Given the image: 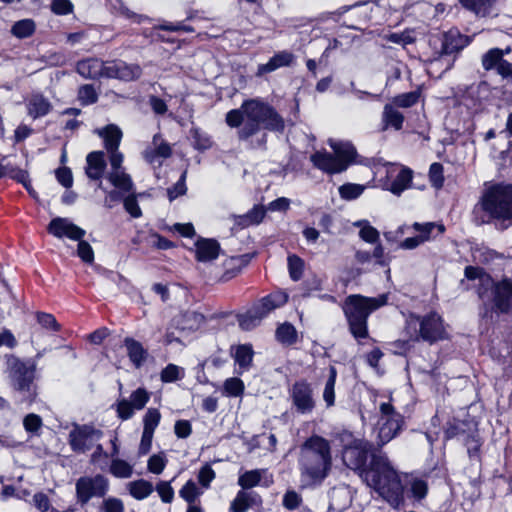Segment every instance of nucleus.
<instances>
[{
  "label": "nucleus",
  "mask_w": 512,
  "mask_h": 512,
  "mask_svg": "<svg viewBox=\"0 0 512 512\" xmlns=\"http://www.w3.org/2000/svg\"><path fill=\"white\" fill-rule=\"evenodd\" d=\"M372 445L365 440H356L346 447L342 458L344 464L353 470H360L361 478L391 506L398 508L404 501L403 485L388 458L373 455L369 468H364Z\"/></svg>",
  "instance_id": "obj_1"
},
{
  "label": "nucleus",
  "mask_w": 512,
  "mask_h": 512,
  "mask_svg": "<svg viewBox=\"0 0 512 512\" xmlns=\"http://www.w3.org/2000/svg\"><path fill=\"white\" fill-rule=\"evenodd\" d=\"M225 121L229 127L239 128L241 140L249 139L262 128L274 132H283L285 128L283 117L261 98L243 101L239 108L227 112Z\"/></svg>",
  "instance_id": "obj_2"
},
{
  "label": "nucleus",
  "mask_w": 512,
  "mask_h": 512,
  "mask_svg": "<svg viewBox=\"0 0 512 512\" xmlns=\"http://www.w3.org/2000/svg\"><path fill=\"white\" fill-rule=\"evenodd\" d=\"M473 214L478 224L494 222L496 229H508L512 225V183H484Z\"/></svg>",
  "instance_id": "obj_3"
},
{
  "label": "nucleus",
  "mask_w": 512,
  "mask_h": 512,
  "mask_svg": "<svg viewBox=\"0 0 512 512\" xmlns=\"http://www.w3.org/2000/svg\"><path fill=\"white\" fill-rule=\"evenodd\" d=\"M298 467L302 488L320 485L332 468L329 441L318 435L306 439L300 446Z\"/></svg>",
  "instance_id": "obj_4"
},
{
  "label": "nucleus",
  "mask_w": 512,
  "mask_h": 512,
  "mask_svg": "<svg viewBox=\"0 0 512 512\" xmlns=\"http://www.w3.org/2000/svg\"><path fill=\"white\" fill-rule=\"evenodd\" d=\"M389 294L384 293L377 297L350 295L346 298L343 311L349 324V329L356 339L368 336L367 320L369 315L388 303Z\"/></svg>",
  "instance_id": "obj_5"
},
{
  "label": "nucleus",
  "mask_w": 512,
  "mask_h": 512,
  "mask_svg": "<svg viewBox=\"0 0 512 512\" xmlns=\"http://www.w3.org/2000/svg\"><path fill=\"white\" fill-rule=\"evenodd\" d=\"M405 332L410 340L434 344L448 338L447 326L440 314H411L406 320Z\"/></svg>",
  "instance_id": "obj_6"
},
{
  "label": "nucleus",
  "mask_w": 512,
  "mask_h": 512,
  "mask_svg": "<svg viewBox=\"0 0 512 512\" xmlns=\"http://www.w3.org/2000/svg\"><path fill=\"white\" fill-rule=\"evenodd\" d=\"M329 145L334 154L326 151H317L310 156L313 165L328 174H337L345 171L356 157V149L350 142L330 140Z\"/></svg>",
  "instance_id": "obj_7"
},
{
  "label": "nucleus",
  "mask_w": 512,
  "mask_h": 512,
  "mask_svg": "<svg viewBox=\"0 0 512 512\" xmlns=\"http://www.w3.org/2000/svg\"><path fill=\"white\" fill-rule=\"evenodd\" d=\"M404 426V417L389 402L379 405V418L374 431L377 433V444L383 446L394 439Z\"/></svg>",
  "instance_id": "obj_8"
},
{
  "label": "nucleus",
  "mask_w": 512,
  "mask_h": 512,
  "mask_svg": "<svg viewBox=\"0 0 512 512\" xmlns=\"http://www.w3.org/2000/svg\"><path fill=\"white\" fill-rule=\"evenodd\" d=\"M429 44L435 49L431 63L436 64L443 60L446 63L445 70H448L453 64L450 56L461 50L466 45V40L457 30H450L441 36L430 37Z\"/></svg>",
  "instance_id": "obj_9"
},
{
  "label": "nucleus",
  "mask_w": 512,
  "mask_h": 512,
  "mask_svg": "<svg viewBox=\"0 0 512 512\" xmlns=\"http://www.w3.org/2000/svg\"><path fill=\"white\" fill-rule=\"evenodd\" d=\"M6 364V372L12 386L21 392L31 394L35 367L31 363L24 362L12 355L7 357Z\"/></svg>",
  "instance_id": "obj_10"
},
{
  "label": "nucleus",
  "mask_w": 512,
  "mask_h": 512,
  "mask_svg": "<svg viewBox=\"0 0 512 512\" xmlns=\"http://www.w3.org/2000/svg\"><path fill=\"white\" fill-rule=\"evenodd\" d=\"M108 489L109 481L101 474H97L95 476H83L76 482L77 499L82 505L87 504L94 497H104L108 492Z\"/></svg>",
  "instance_id": "obj_11"
},
{
  "label": "nucleus",
  "mask_w": 512,
  "mask_h": 512,
  "mask_svg": "<svg viewBox=\"0 0 512 512\" xmlns=\"http://www.w3.org/2000/svg\"><path fill=\"white\" fill-rule=\"evenodd\" d=\"M103 437V432L93 425L75 424L69 432V444L76 453H85L91 450Z\"/></svg>",
  "instance_id": "obj_12"
},
{
  "label": "nucleus",
  "mask_w": 512,
  "mask_h": 512,
  "mask_svg": "<svg viewBox=\"0 0 512 512\" xmlns=\"http://www.w3.org/2000/svg\"><path fill=\"white\" fill-rule=\"evenodd\" d=\"M292 405L300 414H310L315 408L313 389L306 381H297L290 389Z\"/></svg>",
  "instance_id": "obj_13"
},
{
  "label": "nucleus",
  "mask_w": 512,
  "mask_h": 512,
  "mask_svg": "<svg viewBox=\"0 0 512 512\" xmlns=\"http://www.w3.org/2000/svg\"><path fill=\"white\" fill-rule=\"evenodd\" d=\"M412 177L413 172L411 169L391 166L388 170L387 179L383 182V188L399 196L402 192L411 187Z\"/></svg>",
  "instance_id": "obj_14"
},
{
  "label": "nucleus",
  "mask_w": 512,
  "mask_h": 512,
  "mask_svg": "<svg viewBox=\"0 0 512 512\" xmlns=\"http://www.w3.org/2000/svg\"><path fill=\"white\" fill-rule=\"evenodd\" d=\"M150 400V393L144 388L133 391L128 399L123 398L117 402V414L122 420H128L135 410H142Z\"/></svg>",
  "instance_id": "obj_15"
},
{
  "label": "nucleus",
  "mask_w": 512,
  "mask_h": 512,
  "mask_svg": "<svg viewBox=\"0 0 512 512\" xmlns=\"http://www.w3.org/2000/svg\"><path fill=\"white\" fill-rule=\"evenodd\" d=\"M482 67L484 70H495L503 79L512 83V63L503 58L499 48H492L482 56Z\"/></svg>",
  "instance_id": "obj_16"
},
{
  "label": "nucleus",
  "mask_w": 512,
  "mask_h": 512,
  "mask_svg": "<svg viewBox=\"0 0 512 512\" xmlns=\"http://www.w3.org/2000/svg\"><path fill=\"white\" fill-rule=\"evenodd\" d=\"M48 232L56 238L67 237L70 240H81L86 231L64 217L53 218L48 225Z\"/></svg>",
  "instance_id": "obj_17"
},
{
  "label": "nucleus",
  "mask_w": 512,
  "mask_h": 512,
  "mask_svg": "<svg viewBox=\"0 0 512 512\" xmlns=\"http://www.w3.org/2000/svg\"><path fill=\"white\" fill-rule=\"evenodd\" d=\"M142 74V69L137 64H128L121 60L106 62V78H115L122 81H133Z\"/></svg>",
  "instance_id": "obj_18"
},
{
  "label": "nucleus",
  "mask_w": 512,
  "mask_h": 512,
  "mask_svg": "<svg viewBox=\"0 0 512 512\" xmlns=\"http://www.w3.org/2000/svg\"><path fill=\"white\" fill-rule=\"evenodd\" d=\"M465 277L468 280L478 281V295L482 300L490 298L491 295L494 296L497 284H495L491 276L485 273L482 268L467 266L465 268Z\"/></svg>",
  "instance_id": "obj_19"
},
{
  "label": "nucleus",
  "mask_w": 512,
  "mask_h": 512,
  "mask_svg": "<svg viewBox=\"0 0 512 512\" xmlns=\"http://www.w3.org/2000/svg\"><path fill=\"white\" fill-rule=\"evenodd\" d=\"M495 307L502 313L512 308V281L504 279L497 283L494 294Z\"/></svg>",
  "instance_id": "obj_20"
},
{
  "label": "nucleus",
  "mask_w": 512,
  "mask_h": 512,
  "mask_svg": "<svg viewBox=\"0 0 512 512\" xmlns=\"http://www.w3.org/2000/svg\"><path fill=\"white\" fill-rule=\"evenodd\" d=\"M77 72L84 78L97 79L106 77V62L89 58L77 63Z\"/></svg>",
  "instance_id": "obj_21"
},
{
  "label": "nucleus",
  "mask_w": 512,
  "mask_h": 512,
  "mask_svg": "<svg viewBox=\"0 0 512 512\" xmlns=\"http://www.w3.org/2000/svg\"><path fill=\"white\" fill-rule=\"evenodd\" d=\"M220 246L213 239H199L195 243L196 259L200 262H209L215 260L219 255Z\"/></svg>",
  "instance_id": "obj_22"
},
{
  "label": "nucleus",
  "mask_w": 512,
  "mask_h": 512,
  "mask_svg": "<svg viewBox=\"0 0 512 512\" xmlns=\"http://www.w3.org/2000/svg\"><path fill=\"white\" fill-rule=\"evenodd\" d=\"M95 133L103 139L104 146L106 150H114L118 149L121 139H122V131L115 124H109L105 127L98 128L95 130Z\"/></svg>",
  "instance_id": "obj_23"
},
{
  "label": "nucleus",
  "mask_w": 512,
  "mask_h": 512,
  "mask_svg": "<svg viewBox=\"0 0 512 512\" xmlns=\"http://www.w3.org/2000/svg\"><path fill=\"white\" fill-rule=\"evenodd\" d=\"M287 300L285 292L277 291L263 297L255 306L265 318L271 311L283 306Z\"/></svg>",
  "instance_id": "obj_24"
},
{
  "label": "nucleus",
  "mask_w": 512,
  "mask_h": 512,
  "mask_svg": "<svg viewBox=\"0 0 512 512\" xmlns=\"http://www.w3.org/2000/svg\"><path fill=\"white\" fill-rule=\"evenodd\" d=\"M254 351L251 344H241L234 348L233 358L238 365V373L248 371L253 362Z\"/></svg>",
  "instance_id": "obj_25"
},
{
  "label": "nucleus",
  "mask_w": 512,
  "mask_h": 512,
  "mask_svg": "<svg viewBox=\"0 0 512 512\" xmlns=\"http://www.w3.org/2000/svg\"><path fill=\"white\" fill-rule=\"evenodd\" d=\"M87 167L86 174L90 179L97 180L100 179L106 163L104 160V152L102 151H94L87 155L86 157Z\"/></svg>",
  "instance_id": "obj_26"
},
{
  "label": "nucleus",
  "mask_w": 512,
  "mask_h": 512,
  "mask_svg": "<svg viewBox=\"0 0 512 512\" xmlns=\"http://www.w3.org/2000/svg\"><path fill=\"white\" fill-rule=\"evenodd\" d=\"M261 503L255 492L239 491L230 505V512H246L251 506Z\"/></svg>",
  "instance_id": "obj_27"
},
{
  "label": "nucleus",
  "mask_w": 512,
  "mask_h": 512,
  "mask_svg": "<svg viewBox=\"0 0 512 512\" xmlns=\"http://www.w3.org/2000/svg\"><path fill=\"white\" fill-rule=\"evenodd\" d=\"M51 107L49 100L41 94H33L27 103L28 114L34 119L47 115Z\"/></svg>",
  "instance_id": "obj_28"
},
{
  "label": "nucleus",
  "mask_w": 512,
  "mask_h": 512,
  "mask_svg": "<svg viewBox=\"0 0 512 512\" xmlns=\"http://www.w3.org/2000/svg\"><path fill=\"white\" fill-rule=\"evenodd\" d=\"M124 344L127 350L130 361L138 368L140 367L147 357V351L143 348L142 344L133 338H126Z\"/></svg>",
  "instance_id": "obj_29"
},
{
  "label": "nucleus",
  "mask_w": 512,
  "mask_h": 512,
  "mask_svg": "<svg viewBox=\"0 0 512 512\" xmlns=\"http://www.w3.org/2000/svg\"><path fill=\"white\" fill-rule=\"evenodd\" d=\"M263 318L264 316L255 305L245 313L237 316L240 328L245 331H250L259 326Z\"/></svg>",
  "instance_id": "obj_30"
},
{
  "label": "nucleus",
  "mask_w": 512,
  "mask_h": 512,
  "mask_svg": "<svg viewBox=\"0 0 512 512\" xmlns=\"http://www.w3.org/2000/svg\"><path fill=\"white\" fill-rule=\"evenodd\" d=\"M107 177L111 184L123 193L133 191L132 179L124 170L110 171Z\"/></svg>",
  "instance_id": "obj_31"
},
{
  "label": "nucleus",
  "mask_w": 512,
  "mask_h": 512,
  "mask_svg": "<svg viewBox=\"0 0 512 512\" xmlns=\"http://www.w3.org/2000/svg\"><path fill=\"white\" fill-rule=\"evenodd\" d=\"M127 488L130 495L136 500H144L154 491L153 484L145 479L132 481L128 483Z\"/></svg>",
  "instance_id": "obj_32"
},
{
  "label": "nucleus",
  "mask_w": 512,
  "mask_h": 512,
  "mask_svg": "<svg viewBox=\"0 0 512 512\" xmlns=\"http://www.w3.org/2000/svg\"><path fill=\"white\" fill-rule=\"evenodd\" d=\"M382 121L385 124V129L392 127L395 130H400L403 126L404 116L393 105L386 104L382 113Z\"/></svg>",
  "instance_id": "obj_33"
},
{
  "label": "nucleus",
  "mask_w": 512,
  "mask_h": 512,
  "mask_svg": "<svg viewBox=\"0 0 512 512\" xmlns=\"http://www.w3.org/2000/svg\"><path fill=\"white\" fill-rule=\"evenodd\" d=\"M204 323V316L195 311H188L183 313L177 320V326L181 330H197Z\"/></svg>",
  "instance_id": "obj_34"
},
{
  "label": "nucleus",
  "mask_w": 512,
  "mask_h": 512,
  "mask_svg": "<svg viewBox=\"0 0 512 512\" xmlns=\"http://www.w3.org/2000/svg\"><path fill=\"white\" fill-rule=\"evenodd\" d=\"M474 424L470 422L453 420L447 424L445 429V438L452 439L458 438L460 441L463 437H466V434L469 432L470 427Z\"/></svg>",
  "instance_id": "obj_35"
},
{
  "label": "nucleus",
  "mask_w": 512,
  "mask_h": 512,
  "mask_svg": "<svg viewBox=\"0 0 512 512\" xmlns=\"http://www.w3.org/2000/svg\"><path fill=\"white\" fill-rule=\"evenodd\" d=\"M110 473L116 478H130L133 474V465L120 458H113L110 464Z\"/></svg>",
  "instance_id": "obj_36"
},
{
  "label": "nucleus",
  "mask_w": 512,
  "mask_h": 512,
  "mask_svg": "<svg viewBox=\"0 0 512 512\" xmlns=\"http://www.w3.org/2000/svg\"><path fill=\"white\" fill-rule=\"evenodd\" d=\"M276 339L284 345H293L297 341V331L290 323H283L276 329Z\"/></svg>",
  "instance_id": "obj_37"
},
{
  "label": "nucleus",
  "mask_w": 512,
  "mask_h": 512,
  "mask_svg": "<svg viewBox=\"0 0 512 512\" xmlns=\"http://www.w3.org/2000/svg\"><path fill=\"white\" fill-rule=\"evenodd\" d=\"M337 378L336 368L331 366L329 369V376L325 383L323 391V400L327 407H332L335 403V383Z\"/></svg>",
  "instance_id": "obj_38"
},
{
  "label": "nucleus",
  "mask_w": 512,
  "mask_h": 512,
  "mask_svg": "<svg viewBox=\"0 0 512 512\" xmlns=\"http://www.w3.org/2000/svg\"><path fill=\"white\" fill-rule=\"evenodd\" d=\"M413 228L419 232V235L427 236V241L441 235L445 231V227L442 224H436L434 222L418 223L413 224Z\"/></svg>",
  "instance_id": "obj_39"
},
{
  "label": "nucleus",
  "mask_w": 512,
  "mask_h": 512,
  "mask_svg": "<svg viewBox=\"0 0 512 512\" xmlns=\"http://www.w3.org/2000/svg\"><path fill=\"white\" fill-rule=\"evenodd\" d=\"M464 7L473 11L478 16L489 14L490 8L496 0H459Z\"/></svg>",
  "instance_id": "obj_40"
},
{
  "label": "nucleus",
  "mask_w": 512,
  "mask_h": 512,
  "mask_svg": "<svg viewBox=\"0 0 512 512\" xmlns=\"http://www.w3.org/2000/svg\"><path fill=\"white\" fill-rule=\"evenodd\" d=\"M461 442L466 445L470 457H474L478 454L481 440L475 425L470 427L469 432L466 434V437L462 438Z\"/></svg>",
  "instance_id": "obj_41"
},
{
  "label": "nucleus",
  "mask_w": 512,
  "mask_h": 512,
  "mask_svg": "<svg viewBox=\"0 0 512 512\" xmlns=\"http://www.w3.org/2000/svg\"><path fill=\"white\" fill-rule=\"evenodd\" d=\"M354 226L360 228L359 236L365 242L376 243L379 240V232L367 220H359Z\"/></svg>",
  "instance_id": "obj_42"
},
{
  "label": "nucleus",
  "mask_w": 512,
  "mask_h": 512,
  "mask_svg": "<svg viewBox=\"0 0 512 512\" xmlns=\"http://www.w3.org/2000/svg\"><path fill=\"white\" fill-rule=\"evenodd\" d=\"M365 190L364 185L346 183L339 187V195L342 199L351 201L357 199Z\"/></svg>",
  "instance_id": "obj_43"
},
{
  "label": "nucleus",
  "mask_w": 512,
  "mask_h": 512,
  "mask_svg": "<svg viewBox=\"0 0 512 512\" xmlns=\"http://www.w3.org/2000/svg\"><path fill=\"white\" fill-rule=\"evenodd\" d=\"M184 368L175 364H168L160 373L161 381L164 383H172L184 377Z\"/></svg>",
  "instance_id": "obj_44"
},
{
  "label": "nucleus",
  "mask_w": 512,
  "mask_h": 512,
  "mask_svg": "<svg viewBox=\"0 0 512 512\" xmlns=\"http://www.w3.org/2000/svg\"><path fill=\"white\" fill-rule=\"evenodd\" d=\"M161 419L160 412L155 408H149L143 417V432L154 435V431Z\"/></svg>",
  "instance_id": "obj_45"
},
{
  "label": "nucleus",
  "mask_w": 512,
  "mask_h": 512,
  "mask_svg": "<svg viewBox=\"0 0 512 512\" xmlns=\"http://www.w3.org/2000/svg\"><path fill=\"white\" fill-rule=\"evenodd\" d=\"M35 24L30 19H24L16 22L11 29V32L17 38H26L33 34Z\"/></svg>",
  "instance_id": "obj_46"
},
{
  "label": "nucleus",
  "mask_w": 512,
  "mask_h": 512,
  "mask_svg": "<svg viewBox=\"0 0 512 512\" xmlns=\"http://www.w3.org/2000/svg\"><path fill=\"white\" fill-rule=\"evenodd\" d=\"M287 262L290 278L298 281L303 275L304 261L297 255H289Z\"/></svg>",
  "instance_id": "obj_47"
},
{
  "label": "nucleus",
  "mask_w": 512,
  "mask_h": 512,
  "mask_svg": "<svg viewBox=\"0 0 512 512\" xmlns=\"http://www.w3.org/2000/svg\"><path fill=\"white\" fill-rule=\"evenodd\" d=\"M200 494V490L192 480L187 481L179 491L180 497L189 504H194L195 500Z\"/></svg>",
  "instance_id": "obj_48"
},
{
  "label": "nucleus",
  "mask_w": 512,
  "mask_h": 512,
  "mask_svg": "<svg viewBox=\"0 0 512 512\" xmlns=\"http://www.w3.org/2000/svg\"><path fill=\"white\" fill-rule=\"evenodd\" d=\"M244 383L241 379L233 377L224 382V393L227 396L238 397L243 394Z\"/></svg>",
  "instance_id": "obj_49"
},
{
  "label": "nucleus",
  "mask_w": 512,
  "mask_h": 512,
  "mask_svg": "<svg viewBox=\"0 0 512 512\" xmlns=\"http://www.w3.org/2000/svg\"><path fill=\"white\" fill-rule=\"evenodd\" d=\"M261 480V472L259 470H250L242 474L238 479V484L244 488H252Z\"/></svg>",
  "instance_id": "obj_50"
},
{
  "label": "nucleus",
  "mask_w": 512,
  "mask_h": 512,
  "mask_svg": "<svg viewBox=\"0 0 512 512\" xmlns=\"http://www.w3.org/2000/svg\"><path fill=\"white\" fill-rule=\"evenodd\" d=\"M191 133L194 140V147L196 149L207 150L212 146V139L206 132L195 128L191 131Z\"/></svg>",
  "instance_id": "obj_51"
},
{
  "label": "nucleus",
  "mask_w": 512,
  "mask_h": 512,
  "mask_svg": "<svg viewBox=\"0 0 512 512\" xmlns=\"http://www.w3.org/2000/svg\"><path fill=\"white\" fill-rule=\"evenodd\" d=\"M167 459L163 453L154 454L148 459V471L153 474H161L166 467Z\"/></svg>",
  "instance_id": "obj_52"
},
{
  "label": "nucleus",
  "mask_w": 512,
  "mask_h": 512,
  "mask_svg": "<svg viewBox=\"0 0 512 512\" xmlns=\"http://www.w3.org/2000/svg\"><path fill=\"white\" fill-rule=\"evenodd\" d=\"M42 419L39 415L30 413L25 416L23 426L26 432L37 435L42 427Z\"/></svg>",
  "instance_id": "obj_53"
},
{
  "label": "nucleus",
  "mask_w": 512,
  "mask_h": 512,
  "mask_svg": "<svg viewBox=\"0 0 512 512\" xmlns=\"http://www.w3.org/2000/svg\"><path fill=\"white\" fill-rule=\"evenodd\" d=\"M159 497L164 503H171L174 499V489L168 481H159L155 487Z\"/></svg>",
  "instance_id": "obj_54"
},
{
  "label": "nucleus",
  "mask_w": 512,
  "mask_h": 512,
  "mask_svg": "<svg viewBox=\"0 0 512 512\" xmlns=\"http://www.w3.org/2000/svg\"><path fill=\"white\" fill-rule=\"evenodd\" d=\"M418 99L419 93L416 91H411L396 96L393 102L395 105L399 107L408 108L416 104L418 102Z\"/></svg>",
  "instance_id": "obj_55"
},
{
  "label": "nucleus",
  "mask_w": 512,
  "mask_h": 512,
  "mask_svg": "<svg viewBox=\"0 0 512 512\" xmlns=\"http://www.w3.org/2000/svg\"><path fill=\"white\" fill-rule=\"evenodd\" d=\"M429 178L433 187L439 189L443 186V166L440 163H433L429 169Z\"/></svg>",
  "instance_id": "obj_56"
},
{
  "label": "nucleus",
  "mask_w": 512,
  "mask_h": 512,
  "mask_svg": "<svg viewBox=\"0 0 512 512\" xmlns=\"http://www.w3.org/2000/svg\"><path fill=\"white\" fill-rule=\"evenodd\" d=\"M78 98L83 105L93 104L97 101V93L92 85H83L79 89Z\"/></svg>",
  "instance_id": "obj_57"
},
{
  "label": "nucleus",
  "mask_w": 512,
  "mask_h": 512,
  "mask_svg": "<svg viewBox=\"0 0 512 512\" xmlns=\"http://www.w3.org/2000/svg\"><path fill=\"white\" fill-rule=\"evenodd\" d=\"M78 241L77 254L86 263H92L94 261V251L91 245L84 240Z\"/></svg>",
  "instance_id": "obj_58"
},
{
  "label": "nucleus",
  "mask_w": 512,
  "mask_h": 512,
  "mask_svg": "<svg viewBox=\"0 0 512 512\" xmlns=\"http://www.w3.org/2000/svg\"><path fill=\"white\" fill-rule=\"evenodd\" d=\"M301 502V496L294 490H288L283 496V506L288 510L297 509Z\"/></svg>",
  "instance_id": "obj_59"
},
{
  "label": "nucleus",
  "mask_w": 512,
  "mask_h": 512,
  "mask_svg": "<svg viewBox=\"0 0 512 512\" xmlns=\"http://www.w3.org/2000/svg\"><path fill=\"white\" fill-rule=\"evenodd\" d=\"M37 321L42 327L46 329H51L53 331H58L60 329L59 324L52 314L38 312Z\"/></svg>",
  "instance_id": "obj_60"
},
{
  "label": "nucleus",
  "mask_w": 512,
  "mask_h": 512,
  "mask_svg": "<svg viewBox=\"0 0 512 512\" xmlns=\"http://www.w3.org/2000/svg\"><path fill=\"white\" fill-rule=\"evenodd\" d=\"M428 491V485L427 483L422 479H414L411 482V493L412 496L417 499L421 500L426 497Z\"/></svg>",
  "instance_id": "obj_61"
},
{
  "label": "nucleus",
  "mask_w": 512,
  "mask_h": 512,
  "mask_svg": "<svg viewBox=\"0 0 512 512\" xmlns=\"http://www.w3.org/2000/svg\"><path fill=\"white\" fill-rule=\"evenodd\" d=\"M270 59L274 63V67L277 70L281 67L289 66L294 59V55L288 51H281V52L275 54Z\"/></svg>",
  "instance_id": "obj_62"
},
{
  "label": "nucleus",
  "mask_w": 512,
  "mask_h": 512,
  "mask_svg": "<svg viewBox=\"0 0 512 512\" xmlns=\"http://www.w3.org/2000/svg\"><path fill=\"white\" fill-rule=\"evenodd\" d=\"M125 210L133 217L139 218L142 215L141 208L134 195H129L123 199Z\"/></svg>",
  "instance_id": "obj_63"
},
{
  "label": "nucleus",
  "mask_w": 512,
  "mask_h": 512,
  "mask_svg": "<svg viewBox=\"0 0 512 512\" xmlns=\"http://www.w3.org/2000/svg\"><path fill=\"white\" fill-rule=\"evenodd\" d=\"M51 9L57 15H67L73 11V4L70 0H53Z\"/></svg>",
  "instance_id": "obj_64"
}]
</instances>
